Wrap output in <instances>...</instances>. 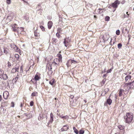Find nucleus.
Here are the masks:
<instances>
[{"label":"nucleus","mask_w":134,"mask_h":134,"mask_svg":"<svg viewBox=\"0 0 134 134\" xmlns=\"http://www.w3.org/2000/svg\"><path fill=\"white\" fill-rule=\"evenodd\" d=\"M133 114L131 113H127L124 117L125 121L126 123L130 124L133 122Z\"/></svg>","instance_id":"nucleus-1"},{"label":"nucleus","mask_w":134,"mask_h":134,"mask_svg":"<svg viewBox=\"0 0 134 134\" xmlns=\"http://www.w3.org/2000/svg\"><path fill=\"white\" fill-rule=\"evenodd\" d=\"M9 81H7L6 82L2 81L0 82V87L1 89L4 90L8 87Z\"/></svg>","instance_id":"nucleus-2"},{"label":"nucleus","mask_w":134,"mask_h":134,"mask_svg":"<svg viewBox=\"0 0 134 134\" xmlns=\"http://www.w3.org/2000/svg\"><path fill=\"white\" fill-rule=\"evenodd\" d=\"M100 37L102 38L104 42H105L108 39L109 37V35L108 34L105 33L104 35H101L100 36Z\"/></svg>","instance_id":"nucleus-3"},{"label":"nucleus","mask_w":134,"mask_h":134,"mask_svg":"<svg viewBox=\"0 0 134 134\" xmlns=\"http://www.w3.org/2000/svg\"><path fill=\"white\" fill-rule=\"evenodd\" d=\"M120 3V1L118 0H116L112 4V7L114 8L115 9L114 10H113V12H114L115 11L116 8L118 7V5H119Z\"/></svg>","instance_id":"nucleus-4"},{"label":"nucleus","mask_w":134,"mask_h":134,"mask_svg":"<svg viewBox=\"0 0 134 134\" xmlns=\"http://www.w3.org/2000/svg\"><path fill=\"white\" fill-rule=\"evenodd\" d=\"M62 61H60L59 59L56 58L54 60V62L52 63L53 65H54L55 67H56V65H58L60 62H62Z\"/></svg>","instance_id":"nucleus-5"},{"label":"nucleus","mask_w":134,"mask_h":134,"mask_svg":"<svg viewBox=\"0 0 134 134\" xmlns=\"http://www.w3.org/2000/svg\"><path fill=\"white\" fill-rule=\"evenodd\" d=\"M125 85L126 86H129L128 89H130L131 88H133L134 87V82H133V81L131 82L127 83L125 84Z\"/></svg>","instance_id":"nucleus-6"},{"label":"nucleus","mask_w":134,"mask_h":134,"mask_svg":"<svg viewBox=\"0 0 134 134\" xmlns=\"http://www.w3.org/2000/svg\"><path fill=\"white\" fill-rule=\"evenodd\" d=\"M127 75V73H124L122 75L123 76H124V75H126L125 78V80L126 82L127 81L129 80H131L132 77L131 75Z\"/></svg>","instance_id":"nucleus-7"},{"label":"nucleus","mask_w":134,"mask_h":134,"mask_svg":"<svg viewBox=\"0 0 134 134\" xmlns=\"http://www.w3.org/2000/svg\"><path fill=\"white\" fill-rule=\"evenodd\" d=\"M19 66H17L16 65L14 68L12 69L11 71V72L12 73H14L16 71H18L19 69Z\"/></svg>","instance_id":"nucleus-8"},{"label":"nucleus","mask_w":134,"mask_h":134,"mask_svg":"<svg viewBox=\"0 0 134 134\" xmlns=\"http://www.w3.org/2000/svg\"><path fill=\"white\" fill-rule=\"evenodd\" d=\"M12 27L13 31L14 32H17L18 30V28L17 27V25L15 24L12 25Z\"/></svg>","instance_id":"nucleus-9"},{"label":"nucleus","mask_w":134,"mask_h":134,"mask_svg":"<svg viewBox=\"0 0 134 134\" xmlns=\"http://www.w3.org/2000/svg\"><path fill=\"white\" fill-rule=\"evenodd\" d=\"M47 66L48 70H52V67H54L55 68L56 67H55V66L54 65H53V63L51 64L48 63L47 64Z\"/></svg>","instance_id":"nucleus-10"},{"label":"nucleus","mask_w":134,"mask_h":134,"mask_svg":"<svg viewBox=\"0 0 134 134\" xmlns=\"http://www.w3.org/2000/svg\"><path fill=\"white\" fill-rule=\"evenodd\" d=\"M69 129L68 126L67 125L64 126L61 129V131H63L67 130Z\"/></svg>","instance_id":"nucleus-11"},{"label":"nucleus","mask_w":134,"mask_h":134,"mask_svg":"<svg viewBox=\"0 0 134 134\" xmlns=\"http://www.w3.org/2000/svg\"><path fill=\"white\" fill-rule=\"evenodd\" d=\"M24 31V28L22 27H18L17 30V33L18 34H20L22 31Z\"/></svg>","instance_id":"nucleus-12"},{"label":"nucleus","mask_w":134,"mask_h":134,"mask_svg":"<svg viewBox=\"0 0 134 134\" xmlns=\"http://www.w3.org/2000/svg\"><path fill=\"white\" fill-rule=\"evenodd\" d=\"M9 93L8 92H4L3 93V96L4 98L7 99L8 97L9 96Z\"/></svg>","instance_id":"nucleus-13"},{"label":"nucleus","mask_w":134,"mask_h":134,"mask_svg":"<svg viewBox=\"0 0 134 134\" xmlns=\"http://www.w3.org/2000/svg\"><path fill=\"white\" fill-rule=\"evenodd\" d=\"M53 25L52 22L51 21H49L48 23V28L49 29L51 28Z\"/></svg>","instance_id":"nucleus-14"},{"label":"nucleus","mask_w":134,"mask_h":134,"mask_svg":"<svg viewBox=\"0 0 134 134\" xmlns=\"http://www.w3.org/2000/svg\"><path fill=\"white\" fill-rule=\"evenodd\" d=\"M52 43L53 44L55 45L58 42V40L56 38H53L52 40Z\"/></svg>","instance_id":"nucleus-15"},{"label":"nucleus","mask_w":134,"mask_h":134,"mask_svg":"<svg viewBox=\"0 0 134 134\" xmlns=\"http://www.w3.org/2000/svg\"><path fill=\"white\" fill-rule=\"evenodd\" d=\"M33 112H34L33 111H31L29 114H27V113H25V114L29 118H30L32 117V114L33 113Z\"/></svg>","instance_id":"nucleus-16"},{"label":"nucleus","mask_w":134,"mask_h":134,"mask_svg":"<svg viewBox=\"0 0 134 134\" xmlns=\"http://www.w3.org/2000/svg\"><path fill=\"white\" fill-rule=\"evenodd\" d=\"M12 46L13 48L15 49L16 52H18L19 51V49L16 45L14 44H13Z\"/></svg>","instance_id":"nucleus-17"},{"label":"nucleus","mask_w":134,"mask_h":134,"mask_svg":"<svg viewBox=\"0 0 134 134\" xmlns=\"http://www.w3.org/2000/svg\"><path fill=\"white\" fill-rule=\"evenodd\" d=\"M2 78L1 79H3L4 80H6L8 79V77L7 75L6 74H4L2 75Z\"/></svg>","instance_id":"nucleus-18"},{"label":"nucleus","mask_w":134,"mask_h":134,"mask_svg":"<svg viewBox=\"0 0 134 134\" xmlns=\"http://www.w3.org/2000/svg\"><path fill=\"white\" fill-rule=\"evenodd\" d=\"M40 77L37 75H35L34 78L33 79V80H35L36 81L39 80L40 79Z\"/></svg>","instance_id":"nucleus-19"},{"label":"nucleus","mask_w":134,"mask_h":134,"mask_svg":"<svg viewBox=\"0 0 134 134\" xmlns=\"http://www.w3.org/2000/svg\"><path fill=\"white\" fill-rule=\"evenodd\" d=\"M107 102L108 104L110 105L111 104L112 102V100L111 99L109 98L107 99Z\"/></svg>","instance_id":"nucleus-20"},{"label":"nucleus","mask_w":134,"mask_h":134,"mask_svg":"<svg viewBox=\"0 0 134 134\" xmlns=\"http://www.w3.org/2000/svg\"><path fill=\"white\" fill-rule=\"evenodd\" d=\"M3 52L4 53L6 54H9L8 50L7 49L5 48H3Z\"/></svg>","instance_id":"nucleus-21"},{"label":"nucleus","mask_w":134,"mask_h":134,"mask_svg":"<svg viewBox=\"0 0 134 134\" xmlns=\"http://www.w3.org/2000/svg\"><path fill=\"white\" fill-rule=\"evenodd\" d=\"M8 87L10 88H12L14 87V83L13 82H11L10 83H9V85Z\"/></svg>","instance_id":"nucleus-22"},{"label":"nucleus","mask_w":134,"mask_h":134,"mask_svg":"<svg viewBox=\"0 0 134 134\" xmlns=\"http://www.w3.org/2000/svg\"><path fill=\"white\" fill-rule=\"evenodd\" d=\"M6 110V109L3 108H2L0 110V113L1 114L4 113H5Z\"/></svg>","instance_id":"nucleus-23"},{"label":"nucleus","mask_w":134,"mask_h":134,"mask_svg":"<svg viewBox=\"0 0 134 134\" xmlns=\"http://www.w3.org/2000/svg\"><path fill=\"white\" fill-rule=\"evenodd\" d=\"M124 91V90L123 89H120L119 92V96L120 97L122 95V92Z\"/></svg>","instance_id":"nucleus-24"},{"label":"nucleus","mask_w":134,"mask_h":134,"mask_svg":"<svg viewBox=\"0 0 134 134\" xmlns=\"http://www.w3.org/2000/svg\"><path fill=\"white\" fill-rule=\"evenodd\" d=\"M73 129L74 130V132L76 134H78L79 133V131L76 129L75 127H73Z\"/></svg>","instance_id":"nucleus-25"},{"label":"nucleus","mask_w":134,"mask_h":134,"mask_svg":"<svg viewBox=\"0 0 134 134\" xmlns=\"http://www.w3.org/2000/svg\"><path fill=\"white\" fill-rule=\"evenodd\" d=\"M55 79H53L52 80L49 81V83L52 85H53L54 83Z\"/></svg>","instance_id":"nucleus-26"},{"label":"nucleus","mask_w":134,"mask_h":134,"mask_svg":"<svg viewBox=\"0 0 134 134\" xmlns=\"http://www.w3.org/2000/svg\"><path fill=\"white\" fill-rule=\"evenodd\" d=\"M4 73V71L0 69V78H2V76Z\"/></svg>","instance_id":"nucleus-27"},{"label":"nucleus","mask_w":134,"mask_h":134,"mask_svg":"<svg viewBox=\"0 0 134 134\" xmlns=\"http://www.w3.org/2000/svg\"><path fill=\"white\" fill-rule=\"evenodd\" d=\"M43 118V117L42 115L41 114H39V116L38 117V119L39 120H41Z\"/></svg>","instance_id":"nucleus-28"},{"label":"nucleus","mask_w":134,"mask_h":134,"mask_svg":"<svg viewBox=\"0 0 134 134\" xmlns=\"http://www.w3.org/2000/svg\"><path fill=\"white\" fill-rule=\"evenodd\" d=\"M57 55L59 58L58 59H59L60 61H62V57L61 55L60 54H58Z\"/></svg>","instance_id":"nucleus-29"},{"label":"nucleus","mask_w":134,"mask_h":134,"mask_svg":"<svg viewBox=\"0 0 134 134\" xmlns=\"http://www.w3.org/2000/svg\"><path fill=\"white\" fill-rule=\"evenodd\" d=\"M57 32L59 33H61L62 32V28H58L57 29Z\"/></svg>","instance_id":"nucleus-30"},{"label":"nucleus","mask_w":134,"mask_h":134,"mask_svg":"<svg viewBox=\"0 0 134 134\" xmlns=\"http://www.w3.org/2000/svg\"><path fill=\"white\" fill-rule=\"evenodd\" d=\"M69 118V116L67 115L62 116V118L65 119H68Z\"/></svg>","instance_id":"nucleus-31"},{"label":"nucleus","mask_w":134,"mask_h":134,"mask_svg":"<svg viewBox=\"0 0 134 134\" xmlns=\"http://www.w3.org/2000/svg\"><path fill=\"white\" fill-rule=\"evenodd\" d=\"M118 127L119 129L120 130H122L124 129L123 127L121 125H119Z\"/></svg>","instance_id":"nucleus-32"},{"label":"nucleus","mask_w":134,"mask_h":134,"mask_svg":"<svg viewBox=\"0 0 134 134\" xmlns=\"http://www.w3.org/2000/svg\"><path fill=\"white\" fill-rule=\"evenodd\" d=\"M71 64H77V61H75L74 60H72L71 61Z\"/></svg>","instance_id":"nucleus-33"},{"label":"nucleus","mask_w":134,"mask_h":134,"mask_svg":"<svg viewBox=\"0 0 134 134\" xmlns=\"http://www.w3.org/2000/svg\"><path fill=\"white\" fill-rule=\"evenodd\" d=\"M84 131L82 129L79 131V134H83L84 133Z\"/></svg>","instance_id":"nucleus-34"},{"label":"nucleus","mask_w":134,"mask_h":134,"mask_svg":"<svg viewBox=\"0 0 134 134\" xmlns=\"http://www.w3.org/2000/svg\"><path fill=\"white\" fill-rule=\"evenodd\" d=\"M53 118H50V119L49 121V122L48 123V124L52 123L53 120Z\"/></svg>","instance_id":"nucleus-35"},{"label":"nucleus","mask_w":134,"mask_h":134,"mask_svg":"<svg viewBox=\"0 0 134 134\" xmlns=\"http://www.w3.org/2000/svg\"><path fill=\"white\" fill-rule=\"evenodd\" d=\"M37 92H33L32 93L31 96H36V95H37Z\"/></svg>","instance_id":"nucleus-36"},{"label":"nucleus","mask_w":134,"mask_h":134,"mask_svg":"<svg viewBox=\"0 0 134 134\" xmlns=\"http://www.w3.org/2000/svg\"><path fill=\"white\" fill-rule=\"evenodd\" d=\"M64 43L65 44V47H67V45H66V43H68V42L67 41H66V40L65 39H64Z\"/></svg>","instance_id":"nucleus-37"},{"label":"nucleus","mask_w":134,"mask_h":134,"mask_svg":"<svg viewBox=\"0 0 134 134\" xmlns=\"http://www.w3.org/2000/svg\"><path fill=\"white\" fill-rule=\"evenodd\" d=\"M15 57L17 60H18L19 58V55L17 54H15Z\"/></svg>","instance_id":"nucleus-38"},{"label":"nucleus","mask_w":134,"mask_h":134,"mask_svg":"<svg viewBox=\"0 0 134 134\" xmlns=\"http://www.w3.org/2000/svg\"><path fill=\"white\" fill-rule=\"evenodd\" d=\"M110 19V17L108 16H107L105 18V21H108Z\"/></svg>","instance_id":"nucleus-39"},{"label":"nucleus","mask_w":134,"mask_h":134,"mask_svg":"<svg viewBox=\"0 0 134 134\" xmlns=\"http://www.w3.org/2000/svg\"><path fill=\"white\" fill-rule=\"evenodd\" d=\"M118 48L119 49H120L122 45L120 43H119L118 44Z\"/></svg>","instance_id":"nucleus-40"},{"label":"nucleus","mask_w":134,"mask_h":134,"mask_svg":"<svg viewBox=\"0 0 134 134\" xmlns=\"http://www.w3.org/2000/svg\"><path fill=\"white\" fill-rule=\"evenodd\" d=\"M109 91V89L108 88H107L104 90V91L105 92V94H106Z\"/></svg>","instance_id":"nucleus-41"},{"label":"nucleus","mask_w":134,"mask_h":134,"mask_svg":"<svg viewBox=\"0 0 134 134\" xmlns=\"http://www.w3.org/2000/svg\"><path fill=\"white\" fill-rule=\"evenodd\" d=\"M40 28L43 31L45 30V29L44 27L42 26H40Z\"/></svg>","instance_id":"nucleus-42"},{"label":"nucleus","mask_w":134,"mask_h":134,"mask_svg":"<svg viewBox=\"0 0 134 134\" xmlns=\"http://www.w3.org/2000/svg\"><path fill=\"white\" fill-rule=\"evenodd\" d=\"M35 35L36 37H38L39 36V34L35 31Z\"/></svg>","instance_id":"nucleus-43"},{"label":"nucleus","mask_w":134,"mask_h":134,"mask_svg":"<svg viewBox=\"0 0 134 134\" xmlns=\"http://www.w3.org/2000/svg\"><path fill=\"white\" fill-rule=\"evenodd\" d=\"M18 77H16L15 78H13V80L15 81V82H16V81L18 80Z\"/></svg>","instance_id":"nucleus-44"},{"label":"nucleus","mask_w":134,"mask_h":134,"mask_svg":"<svg viewBox=\"0 0 134 134\" xmlns=\"http://www.w3.org/2000/svg\"><path fill=\"white\" fill-rule=\"evenodd\" d=\"M116 34L117 35H119L120 34V31L119 30H117L116 31Z\"/></svg>","instance_id":"nucleus-45"},{"label":"nucleus","mask_w":134,"mask_h":134,"mask_svg":"<svg viewBox=\"0 0 134 134\" xmlns=\"http://www.w3.org/2000/svg\"><path fill=\"white\" fill-rule=\"evenodd\" d=\"M56 36L58 37L59 38L60 37V35L59 34V33L57 32L56 34Z\"/></svg>","instance_id":"nucleus-46"},{"label":"nucleus","mask_w":134,"mask_h":134,"mask_svg":"<svg viewBox=\"0 0 134 134\" xmlns=\"http://www.w3.org/2000/svg\"><path fill=\"white\" fill-rule=\"evenodd\" d=\"M7 3L8 4H9L10 3V0H7Z\"/></svg>","instance_id":"nucleus-47"},{"label":"nucleus","mask_w":134,"mask_h":134,"mask_svg":"<svg viewBox=\"0 0 134 134\" xmlns=\"http://www.w3.org/2000/svg\"><path fill=\"white\" fill-rule=\"evenodd\" d=\"M34 104V102L33 101H31L30 103V105L31 106H32Z\"/></svg>","instance_id":"nucleus-48"},{"label":"nucleus","mask_w":134,"mask_h":134,"mask_svg":"<svg viewBox=\"0 0 134 134\" xmlns=\"http://www.w3.org/2000/svg\"><path fill=\"white\" fill-rule=\"evenodd\" d=\"M49 73H50V74L51 75L53 72V71L52 70H49Z\"/></svg>","instance_id":"nucleus-49"},{"label":"nucleus","mask_w":134,"mask_h":134,"mask_svg":"<svg viewBox=\"0 0 134 134\" xmlns=\"http://www.w3.org/2000/svg\"><path fill=\"white\" fill-rule=\"evenodd\" d=\"M57 115H58V116H59L61 118H62V116H63V115H60V114H58V113H57Z\"/></svg>","instance_id":"nucleus-50"},{"label":"nucleus","mask_w":134,"mask_h":134,"mask_svg":"<svg viewBox=\"0 0 134 134\" xmlns=\"http://www.w3.org/2000/svg\"><path fill=\"white\" fill-rule=\"evenodd\" d=\"M3 53V52L2 50L0 49V56L2 55Z\"/></svg>","instance_id":"nucleus-51"},{"label":"nucleus","mask_w":134,"mask_h":134,"mask_svg":"<svg viewBox=\"0 0 134 134\" xmlns=\"http://www.w3.org/2000/svg\"><path fill=\"white\" fill-rule=\"evenodd\" d=\"M20 72L21 73L23 72V69L22 67L21 66L20 68Z\"/></svg>","instance_id":"nucleus-52"},{"label":"nucleus","mask_w":134,"mask_h":134,"mask_svg":"<svg viewBox=\"0 0 134 134\" xmlns=\"http://www.w3.org/2000/svg\"><path fill=\"white\" fill-rule=\"evenodd\" d=\"M111 69L109 70H108L107 71V73H109L111 72Z\"/></svg>","instance_id":"nucleus-53"},{"label":"nucleus","mask_w":134,"mask_h":134,"mask_svg":"<svg viewBox=\"0 0 134 134\" xmlns=\"http://www.w3.org/2000/svg\"><path fill=\"white\" fill-rule=\"evenodd\" d=\"M53 115L52 113H51L50 114V118H53Z\"/></svg>","instance_id":"nucleus-54"},{"label":"nucleus","mask_w":134,"mask_h":134,"mask_svg":"<svg viewBox=\"0 0 134 134\" xmlns=\"http://www.w3.org/2000/svg\"><path fill=\"white\" fill-rule=\"evenodd\" d=\"M112 7V4H110L108 6V7L109 8H111Z\"/></svg>","instance_id":"nucleus-55"},{"label":"nucleus","mask_w":134,"mask_h":134,"mask_svg":"<svg viewBox=\"0 0 134 134\" xmlns=\"http://www.w3.org/2000/svg\"><path fill=\"white\" fill-rule=\"evenodd\" d=\"M12 104V105L11 106V107H14V103L12 102L11 103Z\"/></svg>","instance_id":"nucleus-56"},{"label":"nucleus","mask_w":134,"mask_h":134,"mask_svg":"<svg viewBox=\"0 0 134 134\" xmlns=\"http://www.w3.org/2000/svg\"><path fill=\"white\" fill-rule=\"evenodd\" d=\"M105 81H106L105 79H104L103 80L102 82H103V84H104Z\"/></svg>","instance_id":"nucleus-57"},{"label":"nucleus","mask_w":134,"mask_h":134,"mask_svg":"<svg viewBox=\"0 0 134 134\" xmlns=\"http://www.w3.org/2000/svg\"><path fill=\"white\" fill-rule=\"evenodd\" d=\"M70 98L72 99L74 97V96L73 95H70Z\"/></svg>","instance_id":"nucleus-58"},{"label":"nucleus","mask_w":134,"mask_h":134,"mask_svg":"<svg viewBox=\"0 0 134 134\" xmlns=\"http://www.w3.org/2000/svg\"><path fill=\"white\" fill-rule=\"evenodd\" d=\"M126 17L125 14H124L122 16V17L123 18H124Z\"/></svg>","instance_id":"nucleus-59"},{"label":"nucleus","mask_w":134,"mask_h":134,"mask_svg":"<svg viewBox=\"0 0 134 134\" xmlns=\"http://www.w3.org/2000/svg\"><path fill=\"white\" fill-rule=\"evenodd\" d=\"M128 37L129 38V40L130 38V35H129L128 36Z\"/></svg>","instance_id":"nucleus-60"},{"label":"nucleus","mask_w":134,"mask_h":134,"mask_svg":"<svg viewBox=\"0 0 134 134\" xmlns=\"http://www.w3.org/2000/svg\"><path fill=\"white\" fill-rule=\"evenodd\" d=\"M66 65L68 67L69 66V64L68 62V63H66Z\"/></svg>","instance_id":"nucleus-61"},{"label":"nucleus","mask_w":134,"mask_h":134,"mask_svg":"<svg viewBox=\"0 0 134 134\" xmlns=\"http://www.w3.org/2000/svg\"><path fill=\"white\" fill-rule=\"evenodd\" d=\"M107 76V74H105L103 75V77H106Z\"/></svg>","instance_id":"nucleus-62"},{"label":"nucleus","mask_w":134,"mask_h":134,"mask_svg":"<svg viewBox=\"0 0 134 134\" xmlns=\"http://www.w3.org/2000/svg\"><path fill=\"white\" fill-rule=\"evenodd\" d=\"M2 100V96L1 95H0V101H1Z\"/></svg>","instance_id":"nucleus-63"},{"label":"nucleus","mask_w":134,"mask_h":134,"mask_svg":"<svg viewBox=\"0 0 134 134\" xmlns=\"http://www.w3.org/2000/svg\"><path fill=\"white\" fill-rule=\"evenodd\" d=\"M23 104L22 103H21L20 105V107H23Z\"/></svg>","instance_id":"nucleus-64"}]
</instances>
